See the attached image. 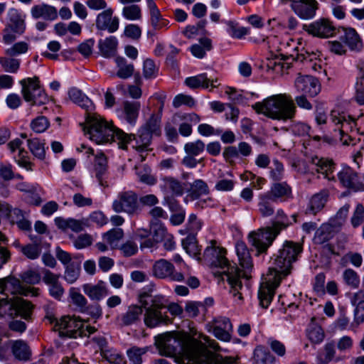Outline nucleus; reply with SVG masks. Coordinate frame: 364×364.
I'll use <instances>...</instances> for the list:
<instances>
[{
	"label": "nucleus",
	"mask_w": 364,
	"mask_h": 364,
	"mask_svg": "<svg viewBox=\"0 0 364 364\" xmlns=\"http://www.w3.org/2000/svg\"><path fill=\"white\" fill-rule=\"evenodd\" d=\"M301 252L299 243L286 242L274 259L272 266L269 267L265 281L261 284L258 298L262 308H267L274 295L275 289L279 286L282 279L290 272L291 263L296 261L298 255Z\"/></svg>",
	"instance_id": "nucleus-1"
},
{
	"label": "nucleus",
	"mask_w": 364,
	"mask_h": 364,
	"mask_svg": "<svg viewBox=\"0 0 364 364\" xmlns=\"http://www.w3.org/2000/svg\"><path fill=\"white\" fill-rule=\"evenodd\" d=\"M38 291V289L22 286L20 281L14 277L1 279L0 292L6 294V297L0 298V317L8 316L14 318L20 316L27 319L31 314L32 304L17 296L9 299V294L37 296Z\"/></svg>",
	"instance_id": "nucleus-2"
},
{
	"label": "nucleus",
	"mask_w": 364,
	"mask_h": 364,
	"mask_svg": "<svg viewBox=\"0 0 364 364\" xmlns=\"http://www.w3.org/2000/svg\"><path fill=\"white\" fill-rule=\"evenodd\" d=\"M225 253V249L217 247L215 241L211 240L210 245L205 248L203 256L212 266L222 269V279L228 282L230 292L232 294L235 301L240 304L242 300V294L240 291L242 289L241 277L245 273L242 274L235 264H231L228 261Z\"/></svg>",
	"instance_id": "nucleus-3"
},
{
	"label": "nucleus",
	"mask_w": 364,
	"mask_h": 364,
	"mask_svg": "<svg viewBox=\"0 0 364 364\" xmlns=\"http://www.w3.org/2000/svg\"><path fill=\"white\" fill-rule=\"evenodd\" d=\"M85 133L97 144L116 141L120 148L126 149L132 140V135L124 133L122 129L114 127L100 115L88 112L86 117Z\"/></svg>",
	"instance_id": "nucleus-4"
},
{
	"label": "nucleus",
	"mask_w": 364,
	"mask_h": 364,
	"mask_svg": "<svg viewBox=\"0 0 364 364\" xmlns=\"http://www.w3.org/2000/svg\"><path fill=\"white\" fill-rule=\"evenodd\" d=\"M252 108L259 114L283 122L293 120L296 112L292 97L286 93L270 95L252 105Z\"/></svg>",
	"instance_id": "nucleus-5"
},
{
	"label": "nucleus",
	"mask_w": 364,
	"mask_h": 364,
	"mask_svg": "<svg viewBox=\"0 0 364 364\" xmlns=\"http://www.w3.org/2000/svg\"><path fill=\"white\" fill-rule=\"evenodd\" d=\"M203 342V341L201 338H199V335L196 338L186 341L181 340L176 334L171 333L161 334L156 338V346L161 355L172 357L179 350V353L181 354L182 358H176V362L178 364H185V360L188 363L194 364L188 353L195 347L196 348H201Z\"/></svg>",
	"instance_id": "nucleus-6"
},
{
	"label": "nucleus",
	"mask_w": 364,
	"mask_h": 364,
	"mask_svg": "<svg viewBox=\"0 0 364 364\" xmlns=\"http://www.w3.org/2000/svg\"><path fill=\"white\" fill-rule=\"evenodd\" d=\"M329 122L334 127V136L338 137L345 146H354L360 141L356 128V121L340 108H335L329 114Z\"/></svg>",
	"instance_id": "nucleus-7"
},
{
	"label": "nucleus",
	"mask_w": 364,
	"mask_h": 364,
	"mask_svg": "<svg viewBox=\"0 0 364 364\" xmlns=\"http://www.w3.org/2000/svg\"><path fill=\"white\" fill-rule=\"evenodd\" d=\"M46 318L54 323L55 331L62 337L89 336L96 331L95 327L75 316H64L57 319L53 316H47Z\"/></svg>",
	"instance_id": "nucleus-8"
},
{
	"label": "nucleus",
	"mask_w": 364,
	"mask_h": 364,
	"mask_svg": "<svg viewBox=\"0 0 364 364\" xmlns=\"http://www.w3.org/2000/svg\"><path fill=\"white\" fill-rule=\"evenodd\" d=\"M199 338H201L203 341L202 348H193L188 353L194 364H234L236 362L237 357L225 356L223 358L218 354L208 350L207 348L215 350L218 349V345L214 340L210 339L203 333L199 334Z\"/></svg>",
	"instance_id": "nucleus-9"
},
{
	"label": "nucleus",
	"mask_w": 364,
	"mask_h": 364,
	"mask_svg": "<svg viewBox=\"0 0 364 364\" xmlns=\"http://www.w3.org/2000/svg\"><path fill=\"white\" fill-rule=\"evenodd\" d=\"M139 302L142 309H145L144 322L147 327L154 328L166 322V316L161 312L165 307V299L163 296L142 293L139 296Z\"/></svg>",
	"instance_id": "nucleus-10"
},
{
	"label": "nucleus",
	"mask_w": 364,
	"mask_h": 364,
	"mask_svg": "<svg viewBox=\"0 0 364 364\" xmlns=\"http://www.w3.org/2000/svg\"><path fill=\"white\" fill-rule=\"evenodd\" d=\"M23 100L32 105H41L48 101L47 95L41 88L39 78L36 76L26 77L19 81Z\"/></svg>",
	"instance_id": "nucleus-11"
},
{
	"label": "nucleus",
	"mask_w": 364,
	"mask_h": 364,
	"mask_svg": "<svg viewBox=\"0 0 364 364\" xmlns=\"http://www.w3.org/2000/svg\"><path fill=\"white\" fill-rule=\"evenodd\" d=\"M112 208L117 213H125L129 215L137 214L139 211L138 196L132 191L119 192L113 200Z\"/></svg>",
	"instance_id": "nucleus-12"
},
{
	"label": "nucleus",
	"mask_w": 364,
	"mask_h": 364,
	"mask_svg": "<svg viewBox=\"0 0 364 364\" xmlns=\"http://www.w3.org/2000/svg\"><path fill=\"white\" fill-rule=\"evenodd\" d=\"M160 117L152 115L146 124L140 129L139 139L136 140L135 149L139 152L149 151V146L151 143L152 134L160 135Z\"/></svg>",
	"instance_id": "nucleus-13"
},
{
	"label": "nucleus",
	"mask_w": 364,
	"mask_h": 364,
	"mask_svg": "<svg viewBox=\"0 0 364 364\" xmlns=\"http://www.w3.org/2000/svg\"><path fill=\"white\" fill-rule=\"evenodd\" d=\"M152 276L160 279L181 282L185 279L183 273L177 272L175 266L166 259L155 261L151 268Z\"/></svg>",
	"instance_id": "nucleus-14"
},
{
	"label": "nucleus",
	"mask_w": 364,
	"mask_h": 364,
	"mask_svg": "<svg viewBox=\"0 0 364 364\" xmlns=\"http://www.w3.org/2000/svg\"><path fill=\"white\" fill-rule=\"evenodd\" d=\"M350 209L349 204H345L342 206L333 218L328 224H323L316 232L315 240L316 242L322 243L328 240L330 237V233L332 228H339L345 223Z\"/></svg>",
	"instance_id": "nucleus-15"
},
{
	"label": "nucleus",
	"mask_w": 364,
	"mask_h": 364,
	"mask_svg": "<svg viewBox=\"0 0 364 364\" xmlns=\"http://www.w3.org/2000/svg\"><path fill=\"white\" fill-rule=\"evenodd\" d=\"M279 232V228H276L274 231L271 228L261 229L257 232H251L249 235V240L257 251L262 253L266 252Z\"/></svg>",
	"instance_id": "nucleus-16"
},
{
	"label": "nucleus",
	"mask_w": 364,
	"mask_h": 364,
	"mask_svg": "<svg viewBox=\"0 0 364 364\" xmlns=\"http://www.w3.org/2000/svg\"><path fill=\"white\" fill-rule=\"evenodd\" d=\"M283 4L291 2V9L300 18L304 20L312 19L316 16L318 9L316 0H280Z\"/></svg>",
	"instance_id": "nucleus-17"
},
{
	"label": "nucleus",
	"mask_w": 364,
	"mask_h": 364,
	"mask_svg": "<svg viewBox=\"0 0 364 364\" xmlns=\"http://www.w3.org/2000/svg\"><path fill=\"white\" fill-rule=\"evenodd\" d=\"M304 29L314 37L328 38L336 33V27L333 22L328 18L318 19L309 25H305Z\"/></svg>",
	"instance_id": "nucleus-18"
},
{
	"label": "nucleus",
	"mask_w": 364,
	"mask_h": 364,
	"mask_svg": "<svg viewBox=\"0 0 364 364\" xmlns=\"http://www.w3.org/2000/svg\"><path fill=\"white\" fill-rule=\"evenodd\" d=\"M294 85L298 92L311 97L316 96L321 90L318 80L311 75L299 74Z\"/></svg>",
	"instance_id": "nucleus-19"
},
{
	"label": "nucleus",
	"mask_w": 364,
	"mask_h": 364,
	"mask_svg": "<svg viewBox=\"0 0 364 364\" xmlns=\"http://www.w3.org/2000/svg\"><path fill=\"white\" fill-rule=\"evenodd\" d=\"M338 178L343 186L353 191H363L364 183L355 171L350 167H343L338 173Z\"/></svg>",
	"instance_id": "nucleus-20"
},
{
	"label": "nucleus",
	"mask_w": 364,
	"mask_h": 364,
	"mask_svg": "<svg viewBox=\"0 0 364 364\" xmlns=\"http://www.w3.org/2000/svg\"><path fill=\"white\" fill-rule=\"evenodd\" d=\"M114 11L109 7L101 13L96 18V27L99 30L108 31L114 33L119 28V21L117 16H113Z\"/></svg>",
	"instance_id": "nucleus-21"
},
{
	"label": "nucleus",
	"mask_w": 364,
	"mask_h": 364,
	"mask_svg": "<svg viewBox=\"0 0 364 364\" xmlns=\"http://www.w3.org/2000/svg\"><path fill=\"white\" fill-rule=\"evenodd\" d=\"M43 281L48 286L50 295L57 300H60L65 291L59 282L60 274H55L48 269H43Z\"/></svg>",
	"instance_id": "nucleus-22"
},
{
	"label": "nucleus",
	"mask_w": 364,
	"mask_h": 364,
	"mask_svg": "<svg viewBox=\"0 0 364 364\" xmlns=\"http://www.w3.org/2000/svg\"><path fill=\"white\" fill-rule=\"evenodd\" d=\"M212 331L214 336L223 341H228L230 338V333L232 329V323L228 318L218 317L212 322Z\"/></svg>",
	"instance_id": "nucleus-23"
},
{
	"label": "nucleus",
	"mask_w": 364,
	"mask_h": 364,
	"mask_svg": "<svg viewBox=\"0 0 364 364\" xmlns=\"http://www.w3.org/2000/svg\"><path fill=\"white\" fill-rule=\"evenodd\" d=\"M141 108L140 102L125 101L121 107L117 109L119 117L125 119L128 123L134 124Z\"/></svg>",
	"instance_id": "nucleus-24"
},
{
	"label": "nucleus",
	"mask_w": 364,
	"mask_h": 364,
	"mask_svg": "<svg viewBox=\"0 0 364 364\" xmlns=\"http://www.w3.org/2000/svg\"><path fill=\"white\" fill-rule=\"evenodd\" d=\"M159 188L166 196H182L184 187L181 181L171 176H164L160 179Z\"/></svg>",
	"instance_id": "nucleus-25"
},
{
	"label": "nucleus",
	"mask_w": 364,
	"mask_h": 364,
	"mask_svg": "<svg viewBox=\"0 0 364 364\" xmlns=\"http://www.w3.org/2000/svg\"><path fill=\"white\" fill-rule=\"evenodd\" d=\"M269 199L274 201L286 200L291 198V188L287 182L280 183L279 181L274 183L267 195Z\"/></svg>",
	"instance_id": "nucleus-26"
},
{
	"label": "nucleus",
	"mask_w": 364,
	"mask_h": 364,
	"mask_svg": "<svg viewBox=\"0 0 364 364\" xmlns=\"http://www.w3.org/2000/svg\"><path fill=\"white\" fill-rule=\"evenodd\" d=\"M82 290L91 300L95 301H100L109 294L107 287L102 281L96 284H85Z\"/></svg>",
	"instance_id": "nucleus-27"
},
{
	"label": "nucleus",
	"mask_w": 364,
	"mask_h": 364,
	"mask_svg": "<svg viewBox=\"0 0 364 364\" xmlns=\"http://www.w3.org/2000/svg\"><path fill=\"white\" fill-rule=\"evenodd\" d=\"M311 164L315 166V170L318 173L324 175L328 180L334 179V176H332L334 170L332 160L316 156L311 158Z\"/></svg>",
	"instance_id": "nucleus-28"
},
{
	"label": "nucleus",
	"mask_w": 364,
	"mask_h": 364,
	"mask_svg": "<svg viewBox=\"0 0 364 364\" xmlns=\"http://www.w3.org/2000/svg\"><path fill=\"white\" fill-rule=\"evenodd\" d=\"M176 117L181 121H184L178 127L180 134L183 136H189L192 134L191 123L196 124L200 121V117L195 113L177 114L174 118L176 119Z\"/></svg>",
	"instance_id": "nucleus-29"
},
{
	"label": "nucleus",
	"mask_w": 364,
	"mask_h": 364,
	"mask_svg": "<svg viewBox=\"0 0 364 364\" xmlns=\"http://www.w3.org/2000/svg\"><path fill=\"white\" fill-rule=\"evenodd\" d=\"M31 15L34 18H42L45 20L53 21L58 17L57 9L48 4H39L31 9Z\"/></svg>",
	"instance_id": "nucleus-30"
},
{
	"label": "nucleus",
	"mask_w": 364,
	"mask_h": 364,
	"mask_svg": "<svg viewBox=\"0 0 364 364\" xmlns=\"http://www.w3.org/2000/svg\"><path fill=\"white\" fill-rule=\"evenodd\" d=\"M343 35L341 38L345 43L353 50H360L363 47L362 41L354 28H342Z\"/></svg>",
	"instance_id": "nucleus-31"
},
{
	"label": "nucleus",
	"mask_w": 364,
	"mask_h": 364,
	"mask_svg": "<svg viewBox=\"0 0 364 364\" xmlns=\"http://www.w3.org/2000/svg\"><path fill=\"white\" fill-rule=\"evenodd\" d=\"M328 197V192L327 190H322L319 193L314 194L309 201L306 213L315 215L324 207Z\"/></svg>",
	"instance_id": "nucleus-32"
},
{
	"label": "nucleus",
	"mask_w": 364,
	"mask_h": 364,
	"mask_svg": "<svg viewBox=\"0 0 364 364\" xmlns=\"http://www.w3.org/2000/svg\"><path fill=\"white\" fill-rule=\"evenodd\" d=\"M288 58L284 55H274L267 58V67L277 74L282 73L289 68V63L286 62Z\"/></svg>",
	"instance_id": "nucleus-33"
},
{
	"label": "nucleus",
	"mask_w": 364,
	"mask_h": 364,
	"mask_svg": "<svg viewBox=\"0 0 364 364\" xmlns=\"http://www.w3.org/2000/svg\"><path fill=\"white\" fill-rule=\"evenodd\" d=\"M117 71L116 73H111V76H117L121 79H127L132 76L134 67L132 64L128 63L125 58L117 57L114 60Z\"/></svg>",
	"instance_id": "nucleus-34"
},
{
	"label": "nucleus",
	"mask_w": 364,
	"mask_h": 364,
	"mask_svg": "<svg viewBox=\"0 0 364 364\" xmlns=\"http://www.w3.org/2000/svg\"><path fill=\"white\" fill-rule=\"evenodd\" d=\"M68 97L72 102L85 109L87 111L91 110L93 107L91 100L85 96L81 90L75 87H72L68 90Z\"/></svg>",
	"instance_id": "nucleus-35"
},
{
	"label": "nucleus",
	"mask_w": 364,
	"mask_h": 364,
	"mask_svg": "<svg viewBox=\"0 0 364 364\" xmlns=\"http://www.w3.org/2000/svg\"><path fill=\"white\" fill-rule=\"evenodd\" d=\"M142 306L131 305L128 307L127 311L121 316V321L124 326L134 324L140 320L142 314Z\"/></svg>",
	"instance_id": "nucleus-36"
},
{
	"label": "nucleus",
	"mask_w": 364,
	"mask_h": 364,
	"mask_svg": "<svg viewBox=\"0 0 364 364\" xmlns=\"http://www.w3.org/2000/svg\"><path fill=\"white\" fill-rule=\"evenodd\" d=\"M118 41L116 37L109 36L99 42V48L102 55L109 58L113 56L117 49Z\"/></svg>",
	"instance_id": "nucleus-37"
},
{
	"label": "nucleus",
	"mask_w": 364,
	"mask_h": 364,
	"mask_svg": "<svg viewBox=\"0 0 364 364\" xmlns=\"http://www.w3.org/2000/svg\"><path fill=\"white\" fill-rule=\"evenodd\" d=\"M215 82H217V80L210 81L208 79L205 74H201L194 77H188L185 81L186 85L191 88H198L200 87L208 88L210 85L213 87H215L217 86Z\"/></svg>",
	"instance_id": "nucleus-38"
},
{
	"label": "nucleus",
	"mask_w": 364,
	"mask_h": 364,
	"mask_svg": "<svg viewBox=\"0 0 364 364\" xmlns=\"http://www.w3.org/2000/svg\"><path fill=\"white\" fill-rule=\"evenodd\" d=\"M235 248L241 267L246 269H250L252 267V258L245 244L239 242L236 244Z\"/></svg>",
	"instance_id": "nucleus-39"
},
{
	"label": "nucleus",
	"mask_w": 364,
	"mask_h": 364,
	"mask_svg": "<svg viewBox=\"0 0 364 364\" xmlns=\"http://www.w3.org/2000/svg\"><path fill=\"white\" fill-rule=\"evenodd\" d=\"M276 359L269 351L258 346L254 351L252 364H274Z\"/></svg>",
	"instance_id": "nucleus-40"
},
{
	"label": "nucleus",
	"mask_w": 364,
	"mask_h": 364,
	"mask_svg": "<svg viewBox=\"0 0 364 364\" xmlns=\"http://www.w3.org/2000/svg\"><path fill=\"white\" fill-rule=\"evenodd\" d=\"M9 21L11 22L10 27L14 33L21 34L25 29L24 19L19 14L18 11L15 9H9L8 12Z\"/></svg>",
	"instance_id": "nucleus-41"
},
{
	"label": "nucleus",
	"mask_w": 364,
	"mask_h": 364,
	"mask_svg": "<svg viewBox=\"0 0 364 364\" xmlns=\"http://www.w3.org/2000/svg\"><path fill=\"white\" fill-rule=\"evenodd\" d=\"M188 191L191 198L199 199L201 196L209 193V188L204 181L197 179L190 185Z\"/></svg>",
	"instance_id": "nucleus-42"
},
{
	"label": "nucleus",
	"mask_w": 364,
	"mask_h": 364,
	"mask_svg": "<svg viewBox=\"0 0 364 364\" xmlns=\"http://www.w3.org/2000/svg\"><path fill=\"white\" fill-rule=\"evenodd\" d=\"M314 318H311V323L307 329V336L311 343L318 344L323 341L325 334L321 327L314 323Z\"/></svg>",
	"instance_id": "nucleus-43"
},
{
	"label": "nucleus",
	"mask_w": 364,
	"mask_h": 364,
	"mask_svg": "<svg viewBox=\"0 0 364 364\" xmlns=\"http://www.w3.org/2000/svg\"><path fill=\"white\" fill-rule=\"evenodd\" d=\"M123 237L124 231L122 228H113L102 235L103 240L112 249L118 246L119 241Z\"/></svg>",
	"instance_id": "nucleus-44"
},
{
	"label": "nucleus",
	"mask_w": 364,
	"mask_h": 364,
	"mask_svg": "<svg viewBox=\"0 0 364 364\" xmlns=\"http://www.w3.org/2000/svg\"><path fill=\"white\" fill-rule=\"evenodd\" d=\"M12 352L14 356L21 360H27L30 358L31 350L27 344L19 340L14 342Z\"/></svg>",
	"instance_id": "nucleus-45"
},
{
	"label": "nucleus",
	"mask_w": 364,
	"mask_h": 364,
	"mask_svg": "<svg viewBox=\"0 0 364 364\" xmlns=\"http://www.w3.org/2000/svg\"><path fill=\"white\" fill-rule=\"evenodd\" d=\"M27 142L32 154L38 159L43 160L46 156L45 143L36 138L28 139Z\"/></svg>",
	"instance_id": "nucleus-46"
},
{
	"label": "nucleus",
	"mask_w": 364,
	"mask_h": 364,
	"mask_svg": "<svg viewBox=\"0 0 364 364\" xmlns=\"http://www.w3.org/2000/svg\"><path fill=\"white\" fill-rule=\"evenodd\" d=\"M182 245L186 253L193 257H198L200 255V248L194 235H188L182 241Z\"/></svg>",
	"instance_id": "nucleus-47"
},
{
	"label": "nucleus",
	"mask_w": 364,
	"mask_h": 364,
	"mask_svg": "<svg viewBox=\"0 0 364 364\" xmlns=\"http://www.w3.org/2000/svg\"><path fill=\"white\" fill-rule=\"evenodd\" d=\"M69 296L72 303L75 305L80 311H85L87 301L86 298L75 287H72L69 290Z\"/></svg>",
	"instance_id": "nucleus-48"
},
{
	"label": "nucleus",
	"mask_w": 364,
	"mask_h": 364,
	"mask_svg": "<svg viewBox=\"0 0 364 364\" xmlns=\"http://www.w3.org/2000/svg\"><path fill=\"white\" fill-rule=\"evenodd\" d=\"M200 45L195 44L190 48L191 53L196 58H203L205 55V50L211 48V41L209 38H203L200 40Z\"/></svg>",
	"instance_id": "nucleus-49"
},
{
	"label": "nucleus",
	"mask_w": 364,
	"mask_h": 364,
	"mask_svg": "<svg viewBox=\"0 0 364 364\" xmlns=\"http://www.w3.org/2000/svg\"><path fill=\"white\" fill-rule=\"evenodd\" d=\"M151 230L155 242H161L168 234L164 224L159 221H151Z\"/></svg>",
	"instance_id": "nucleus-50"
},
{
	"label": "nucleus",
	"mask_w": 364,
	"mask_h": 364,
	"mask_svg": "<svg viewBox=\"0 0 364 364\" xmlns=\"http://www.w3.org/2000/svg\"><path fill=\"white\" fill-rule=\"evenodd\" d=\"M0 64L6 72L16 73L20 68L21 60L10 56L0 58Z\"/></svg>",
	"instance_id": "nucleus-51"
},
{
	"label": "nucleus",
	"mask_w": 364,
	"mask_h": 364,
	"mask_svg": "<svg viewBox=\"0 0 364 364\" xmlns=\"http://www.w3.org/2000/svg\"><path fill=\"white\" fill-rule=\"evenodd\" d=\"M122 16L129 21H137L141 18V8L136 4L125 6L122 9Z\"/></svg>",
	"instance_id": "nucleus-52"
},
{
	"label": "nucleus",
	"mask_w": 364,
	"mask_h": 364,
	"mask_svg": "<svg viewBox=\"0 0 364 364\" xmlns=\"http://www.w3.org/2000/svg\"><path fill=\"white\" fill-rule=\"evenodd\" d=\"M323 351V353L317 357V364H328L334 358L336 350L333 343H326L324 346Z\"/></svg>",
	"instance_id": "nucleus-53"
},
{
	"label": "nucleus",
	"mask_w": 364,
	"mask_h": 364,
	"mask_svg": "<svg viewBox=\"0 0 364 364\" xmlns=\"http://www.w3.org/2000/svg\"><path fill=\"white\" fill-rule=\"evenodd\" d=\"M80 273V267L78 264H69L65 267L64 279L68 283L73 284L77 281Z\"/></svg>",
	"instance_id": "nucleus-54"
},
{
	"label": "nucleus",
	"mask_w": 364,
	"mask_h": 364,
	"mask_svg": "<svg viewBox=\"0 0 364 364\" xmlns=\"http://www.w3.org/2000/svg\"><path fill=\"white\" fill-rule=\"evenodd\" d=\"M205 147L204 142L198 139L195 141L186 143L184 145V150L188 155L196 156L203 152Z\"/></svg>",
	"instance_id": "nucleus-55"
},
{
	"label": "nucleus",
	"mask_w": 364,
	"mask_h": 364,
	"mask_svg": "<svg viewBox=\"0 0 364 364\" xmlns=\"http://www.w3.org/2000/svg\"><path fill=\"white\" fill-rule=\"evenodd\" d=\"M107 158L103 153H98L95 156V169L96 176L100 180L102 176L107 171Z\"/></svg>",
	"instance_id": "nucleus-56"
},
{
	"label": "nucleus",
	"mask_w": 364,
	"mask_h": 364,
	"mask_svg": "<svg viewBox=\"0 0 364 364\" xmlns=\"http://www.w3.org/2000/svg\"><path fill=\"white\" fill-rule=\"evenodd\" d=\"M28 44L23 41L14 43L5 50V53L10 57L24 54L28 50Z\"/></svg>",
	"instance_id": "nucleus-57"
},
{
	"label": "nucleus",
	"mask_w": 364,
	"mask_h": 364,
	"mask_svg": "<svg viewBox=\"0 0 364 364\" xmlns=\"http://www.w3.org/2000/svg\"><path fill=\"white\" fill-rule=\"evenodd\" d=\"M20 251L25 255L28 259H37L41 252V248L38 245H26L24 246H20Z\"/></svg>",
	"instance_id": "nucleus-58"
},
{
	"label": "nucleus",
	"mask_w": 364,
	"mask_h": 364,
	"mask_svg": "<svg viewBox=\"0 0 364 364\" xmlns=\"http://www.w3.org/2000/svg\"><path fill=\"white\" fill-rule=\"evenodd\" d=\"M284 168L283 164L277 159L272 161L270 171V178L274 181H279L284 178Z\"/></svg>",
	"instance_id": "nucleus-59"
},
{
	"label": "nucleus",
	"mask_w": 364,
	"mask_h": 364,
	"mask_svg": "<svg viewBox=\"0 0 364 364\" xmlns=\"http://www.w3.org/2000/svg\"><path fill=\"white\" fill-rule=\"evenodd\" d=\"M92 242L93 238L92 235L87 233L80 234L73 240L74 247L77 250L88 247L92 244Z\"/></svg>",
	"instance_id": "nucleus-60"
},
{
	"label": "nucleus",
	"mask_w": 364,
	"mask_h": 364,
	"mask_svg": "<svg viewBox=\"0 0 364 364\" xmlns=\"http://www.w3.org/2000/svg\"><path fill=\"white\" fill-rule=\"evenodd\" d=\"M147 348L132 347L127 350V356L133 364H141V355L146 353Z\"/></svg>",
	"instance_id": "nucleus-61"
},
{
	"label": "nucleus",
	"mask_w": 364,
	"mask_h": 364,
	"mask_svg": "<svg viewBox=\"0 0 364 364\" xmlns=\"http://www.w3.org/2000/svg\"><path fill=\"white\" fill-rule=\"evenodd\" d=\"M49 127V122L43 116L38 117L31 123L32 130L36 133L44 132Z\"/></svg>",
	"instance_id": "nucleus-62"
},
{
	"label": "nucleus",
	"mask_w": 364,
	"mask_h": 364,
	"mask_svg": "<svg viewBox=\"0 0 364 364\" xmlns=\"http://www.w3.org/2000/svg\"><path fill=\"white\" fill-rule=\"evenodd\" d=\"M21 279L30 284H38L41 281V275L37 270L29 269L23 272L21 275Z\"/></svg>",
	"instance_id": "nucleus-63"
},
{
	"label": "nucleus",
	"mask_w": 364,
	"mask_h": 364,
	"mask_svg": "<svg viewBox=\"0 0 364 364\" xmlns=\"http://www.w3.org/2000/svg\"><path fill=\"white\" fill-rule=\"evenodd\" d=\"M364 222V207L358 204L350 218V223L354 228H357Z\"/></svg>",
	"instance_id": "nucleus-64"
}]
</instances>
